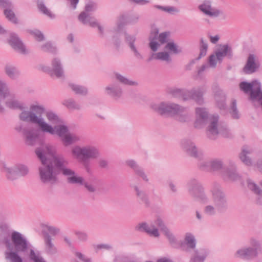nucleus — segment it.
Segmentation results:
<instances>
[{"instance_id": "obj_15", "label": "nucleus", "mask_w": 262, "mask_h": 262, "mask_svg": "<svg viewBox=\"0 0 262 262\" xmlns=\"http://www.w3.org/2000/svg\"><path fill=\"white\" fill-rule=\"evenodd\" d=\"M258 252L256 249L251 247L244 248L237 251L236 255L244 259H251L257 256Z\"/></svg>"}, {"instance_id": "obj_36", "label": "nucleus", "mask_w": 262, "mask_h": 262, "mask_svg": "<svg viewBox=\"0 0 262 262\" xmlns=\"http://www.w3.org/2000/svg\"><path fill=\"white\" fill-rule=\"evenodd\" d=\"M9 95V91L5 83L0 81V97L1 98L5 99ZM4 108L0 104V112L2 113Z\"/></svg>"}, {"instance_id": "obj_5", "label": "nucleus", "mask_w": 262, "mask_h": 262, "mask_svg": "<svg viewBox=\"0 0 262 262\" xmlns=\"http://www.w3.org/2000/svg\"><path fill=\"white\" fill-rule=\"evenodd\" d=\"M73 155L82 164L88 173L92 172L91 164L89 159H95L98 157V149L93 146L80 147L76 146L72 149Z\"/></svg>"}, {"instance_id": "obj_38", "label": "nucleus", "mask_w": 262, "mask_h": 262, "mask_svg": "<svg viewBox=\"0 0 262 262\" xmlns=\"http://www.w3.org/2000/svg\"><path fill=\"white\" fill-rule=\"evenodd\" d=\"M69 85L76 94L84 95L88 93L87 89L84 86L74 84H70Z\"/></svg>"}, {"instance_id": "obj_3", "label": "nucleus", "mask_w": 262, "mask_h": 262, "mask_svg": "<svg viewBox=\"0 0 262 262\" xmlns=\"http://www.w3.org/2000/svg\"><path fill=\"white\" fill-rule=\"evenodd\" d=\"M35 153L42 165L39 168L41 180L43 183H56L57 181V173L48 163V160L45 157L44 155V154H53L54 153L53 149L49 145H42L36 149Z\"/></svg>"}, {"instance_id": "obj_40", "label": "nucleus", "mask_w": 262, "mask_h": 262, "mask_svg": "<svg viewBox=\"0 0 262 262\" xmlns=\"http://www.w3.org/2000/svg\"><path fill=\"white\" fill-rule=\"evenodd\" d=\"M212 201L218 209L220 210L225 207L227 205L226 200L225 199V198H212Z\"/></svg>"}, {"instance_id": "obj_1", "label": "nucleus", "mask_w": 262, "mask_h": 262, "mask_svg": "<svg viewBox=\"0 0 262 262\" xmlns=\"http://www.w3.org/2000/svg\"><path fill=\"white\" fill-rule=\"evenodd\" d=\"M3 243L6 247L5 257L8 262H23L19 253H27L29 251V258L33 262H46L40 255L39 252H35L27 239L19 232L13 231L11 236L5 237Z\"/></svg>"}, {"instance_id": "obj_64", "label": "nucleus", "mask_w": 262, "mask_h": 262, "mask_svg": "<svg viewBox=\"0 0 262 262\" xmlns=\"http://www.w3.org/2000/svg\"><path fill=\"white\" fill-rule=\"evenodd\" d=\"M11 3L9 0H0V7L7 8L11 7Z\"/></svg>"}, {"instance_id": "obj_47", "label": "nucleus", "mask_w": 262, "mask_h": 262, "mask_svg": "<svg viewBox=\"0 0 262 262\" xmlns=\"http://www.w3.org/2000/svg\"><path fill=\"white\" fill-rule=\"evenodd\" d=\"M164 233L166 236L170 243L173 247L175 248H179V244H177L174 235L170 232L169 229L164 232Z\"/></svg>"}, {"instance_id": "obj_60", "label": "nucleus", "mask_w": 262, "mask_h": 262, "mask_svg": "<svg viewBox=\"0 0 262 262\" xmlns=\"http://www.w3.org/2000/svg\"><path fill=\"white\" fill-rule=\"evenodd\" d=\"M250 244L252 247V248L254 249H256L257 252H261V247L259 243L256 239L254 238H251L250 240Z\"/></svg>"}, {"instance_id": "obj_20", "label": "nucleus", "mask_w": 262, "mask_h": 262, "mask_svg": "<svg viewBox=\"0 0 262 262\" xmlns=\"http://www.w3.org/2000/svg\"><path fill=\"white\" fill-rule=\"evenodd\" d=\"M222 162L219 160H214L209 162H203L200 166V169L203 170H217L222 167Z\"/></svg>"}, {"instance_id": "obj_43", "label": "nucleus", "mask_w": 262, "mask_h": 262, "mask_svg": "<svg viewBox=\"0 0 262 262\" xmlns=\"http://www.w3.org/2000/svg\"><path fill=\"white\" fill-rule=\"evenodd\" d=\"M106 90L108 95L114 98H119L122 93L120 89L117 88H111L107 86L106 88Z\"/></svg>"}, {"instance_id": "obj_54", "label": "nucleus", "mask_w": 262, "mask_h": 262, "mask_svg": "<svg viewBox=\"0 0 262 262\" xmlns=\"http://www.w3.org/2000/svg\"><path fill=\"white\" fill-rule=\"evenodd\" d=\"M201 47H200V52L199 54V56L198 57L199 59L201 58L202 57H203L206 55L208 45L206 43L204 42L203 39L201 38Z\"/></svg>"}, {"instance_id": "obj_46", "label": "nucleus", "mask_w": 262, "mask_h": 262, "mask_svg": "<svg viewBox=\"0 0 262 262\" xmlns=\"http://www.w3.org/2000/svg\"><path fill=\"white\" fill-rule=\"evenodd\" d=\"M63 104L69 109L78 110L80 108L79 105L77 104L76 102L73 99L65 100L63 102Z\"/></svg>"}, {"instance_id": "obj_39", "label": "nucleus", "mask_w": 262, "mask_h": 262, "mask_svg": "<svg viewBox=\"0 0 262 262\" xmlns=\"http://www.w3.org/2000/svg\"><path fill=\"white\" fill-rule=\"evenodd\" d=\"M253 86L254 82L249 83L246 81H243L239 83L240 89L245 94L250 93L251 91L253 90Z\"/></svg>"}, {"instance_id": "obj_14", "label": "nucleus", "mask_w": 262, "mask_h": 262, "mask_svg": "<svg viewBox=\"0 0 262 262\" xmlns=\"http://www.w3.org/2000/svg\"><path fill=\"white\" fill-rule=\"evenodd\" d=\"M136 229L138 231L145 232L150 236L154 237H158L159 236L158 230L153 224H151L149 226L145 222L141 223L136 227Z\"/></svg>"}, {"instance_id": "obj_62", "label": "nucleus", "mask_w": 262, "mask_h": 262, "mask_svg": "<svg viewBox=\"0 0 262 262\" xmlns=\"http://www.w3.org/2000/svg\"><path fill=\"white\" fill-rule=\"evenodd\" d=\"M75 256L78 257L82 262H92L91 258L88 257L84 254L79 252L75 253Z\"/></svg>"}, {"instance_id": "obj_17", "label": "nucleus", "mask_w": 262, "mask_h": 262, "mask_svg": "<svg viewBox=\"0 0 262 262\" xmlns=\"http://www.w3.org/2000/svg\"><path fill=\"white\" fill-rule=\"evenodd\" d=\"M9 42L13 48L19 53L21 54L26 53L25 46L15 34H11Z\"/></svg>"}, {"instance_id": "obj_23", "label": "nucleus", "mask_w": 262, "mask_h": 262, "mask_svg": "<svg viewBox=\"0 0 262 262\" xmlns=\"http://www.w3.org/2000/svg\"><path fill=\"white\" fill-rule=\"evenodd\" d=\"M199 9L206 14L210 16H217L220 11L211 8L210 2H206L199 6Z\"/></svg>"}, {"instance_id": "obj_25", "label": "nucleus", "mask_w": 262, "mask_h": 262, "mask_svg": "<svg viewBox=\"0 0 262 262\" xmlns=\"http://www.w3.org/2000/svg\"><path fill=\"white\" fill-rule=\"evenodd\" d=\"M214 99L216 101L217 106L220 110H225L226 105L225 103L226 97L224 93L221 90L217 91L214 95Z\"/></svg>"}, {"instance_id": "obj_58", "label": "nucleus", "mask_w": 262, "mask_h": 262, "mask_svg": "<svg viewBox=\"0 0 262 262\" xmlns=\"http://www.w3.org/2000/svg\"><path fill=\"white\" fill-rule=\"evenodd\" d=\"M15 169L17 173H18V176H25L28 172V169L27 167L24 165H19Z\"/></svg>"}, {"instance_id": "obj_33", "label": "nucleus", "mask_w": 262, "mask_h": 262, "mask_svg": "<svg viewBox=\"0 0 262 262\" xmlns=\"http://www.w3.org/2000/svg\"><path fill=\"white\" fill-rule=\"evenodd\" d=\"M251 152V151L249 150L248 146H244L239 156V158L242 161L248 166L251 165L252 161L247 156V155L250 154Z\"/></svg>"}, {"instance_id": "obj_48", "label": "nucleus", "mask_w": 262, "mask_h": 262, "mask_svg": "<svg viewBox=\"0 0 262 262\" xmlns=\"http://www.w3.org/2000/svg\"><path fill=\"white\" fill-rule=\"evenodd\" d=\"M37 7L39 10L44 14L47 15L50 18L54 17V15L52 14L50 11L45 6L42 2L38 3Z\"/></svg>"}, {"instance_id": "obj_44", "label": "nucleus", "mask_w": 262, "mask_h": 262, "mask_svg": "<svg viewBox=\"0 0 262 262\" xmlns=\"http://www.w3.org/2000/svg\"><path fill=\"white\" fill-rule=\"evenodd\" d=\"M46 231V233L50 234L52 236H55L56 234H57L59 232V230L54 227L48 226V225H45L43 227L42 230V236L43 237V232Z\"/></svg>"}, {"instance_id": "obj_52", "label": "nucleus", "mask_w": 262, "mask_h": 262, "mask_svg": "<svg viewBox=\"0 0 262 262\" xmlns=\"http://www.w3.org/2000/svg\"><path fill=\"white\" fill-rule=\"evenodd\" d=\"M231 112L230 113L234 119L239 118L238 112L236 108V101L235 100H233L231 104Z\"/></svg>"}, {"instance_id": "obj_42", "label": "nucleus", "mask_w": 262, "mask_h": 262, "mask_svg": "<svg viewBox=\"0 0 262 262\" xmlns=\"http://www.w3.org/2000/svg\"><path fill=\"white\" fill-rule=\"evenodd\" d=\"M165 49L169 50L170 52L177 54L181 52V49L173 42H167L165 47Z\"/></svg>"}, {"instance_id": "obj_49", "label": "nucleus", "mask_w": 262, "mask_h": 262, "mask_svg": "<svg viewBox=\"0 0 262 262\" xmlns=\"http://www.w3.org/2000/svg\"><path fill=\"white\" fill-rule=\"evenodd\" d=\"M154 58L156 59H160L166 61H170L171 60L168 53L166 52H158V53L155 54V56L154 57Z\"/></svg>"}, {"instance_id": "obj_45", "label": "nucleus", "mask_w": 262, "mask_h": 262, "mask_svg": "<svg viewBox=\"0 0 262 262\" xmlns=\"http://www.w3.org/2000/svg\"><path fill=\"white\" fill-rule=\"evenodd\" d=\"M4 14L7 18L14 24H17V20L15 17L14 13L9 8L5 9L4 10Z\"/></svg>"}, {"instance_id": "obj_10", "label": "nucleus", "mask_w": 262, "mask_h": 262, "mask_svg": "<svg viewBox=\"0 0 262 262\" xmlns=\"http://www.w3.org/2000/svg\"><path fill=\"white\" fill-rule=\"evenodd\" d=\"M158 33V30L156 29L150 33V35L149 37V40H150L149 47L154 52L156 51L160 46V44L157 41L158 37L160 43L164 44L167 42L168 37L170 35V33L169 32H162L160 33L159 36Z\"/></svg>"}, {"instance_id": "obj_22", "label": "nucleus", "mask_w": 262, "mask_h": 262, "mask_svg": "<svg viewBox=\"0 0 262 262\" xmlns=\"http://www.w3.org/2000/svg\"><path fill=\"white\" fill-rule=\"evenodd\" d=\"M207 255V251L204 249L194 250L191 255L190 262H204Z\"/></svg>"}, {"instance_id": "obj_19", "label": "nucleus", "mask_w": 262, "mask_h": 262, "mask_svg": "<svg viewBox=\"0 0 262 262\" xmlns=\"http://www.w3.org/2000/svg\"><path fill=\"white\" fill-rule=\"evenodd\" d=\"M255 58L256 57L254 54H250L249 55L246 64L243 69L245 73H253L258 68V65L255 62Z\"/></svg>"}, {"instance_id": "obj_55", "label": "nucleus", "mask_w": 262, "mask_h": 262, "mask_svg": "<svg viewBox=\"0 0 262 262\" xmlns=\"http://www.w3.org/2000/svg\"><path fill=\"white\" fill-rule=\"evenodd\" d=\"M116 76L117 79L120 82H121V83H122L124 84L132 85H135L136 84L135 82L130 81L119 74H116Z\"/></svg>"}, {"instance_id": "obj_35", "label": "nucleus", "mask_w": 262, "mask_h": 262, "mask_svg": "<svg viewBox=\"0 0 262 262\" xmlns=\"http://www.w3.org/2000/svg\"><path fill=\"white\" fill-rule=\"evenodd\" d=\"M5 72L11 79H15L19 75V73L17 69L15 67L10 64H7L5 66Z\"/></svg>"}, {"instance_id": "obj_32", "label": "nucleus", "mask_w": 262, "mask_h": 262, "mask_svg": "<svg viewBox=\"0 0 262 262\" xmlns=\"http://www.w3.org/2000/svg\"><path fill=\"white\" fill-rule=\"evenodd\" d=\"M10 97L11 99L9 101H7L6 102V105L7 107L11 109H19L22 110L23 109V107L18 101L14 99L13 95H11L9 93V95L6 97L5 98Z\"/></svg>"}, {"instance_id": "obj_29", "label": "nucleus", "mask_w": 262, "mask_h": 262, "mask_svg": "<svg viewBox=\"0 0 262 262\" xmlns=\"http://www.w3.org/2000/svg\"><path fill=\"white\" fill-rule=\"evenodd\" d=\"M126 41L128 43L131 50L134 52L135 55L137 58L142 59V55L139 53L134 46V42L136 40L135 36L129 35L126 33H125Z\"/></svg>"}, {"instance_id": "obj_21", "label": "nucleus", "mask_w": 262, "mask_h": 262, "mask_svg": "<svg viewBox=\"0 0 262 262\" xmlns=\"http://www.w3.org/2000/svg\"><path fill=\"white\" fill-rule=\"evenodd\" d=\"M52 70H49L50 75L53 74L58 78L61 77L63 75V71L62 69L60 60L58 58H54L52 62Z\"/></svg>"}, {"instance_id": "obj_26", "label": "nucleus", "mask_w": 262, "mask_h": 262, "mask_svg": "<svg viewBox=\"0 0 262 262\" xmlns=\"http://www.w3.org/2000/svg\"><path fill=\"white\" fill-rule=\"evenodd\" d=\"M184 148L187 152L191 156L197 158L198 155L196 147L189 140H184L182 142Z\"/></svg>"}, {"instance_id": "obj_30", "label": "nucleus", "mask_w": 262, "mask_h": 262, "mask_svg": "<svg viewBox=\"0 0 262 262\" xmlns=\"http://www.w3.org/2000/svg\"><path fill=\"white\" fill-rule=\"evenodd\" d=\"M126 163L129 166H130V167L133 168L134 169L137 174L142 177L144 180L146 181H148L147 176L144 173L143 170L138 165H136V163L134 161L128 160L126 162Z\"/></svg>"}, {"instance_id": "obj_37", "label": "nucleus", "mask_w": 262, "mask_h": 262, "mask_svg": "<svg viewBox=\"0 0 262 262\" xmlns=\"http://www.w3.org/2000/svg\"><path fill=\"white\" fill-rule=\"evenodd\" d=\"M67 181L69 183L72 184H78L83 185L84 184V180L82 177H79L75 175V172L73 174L67 176Z\"/></svg>"}, {"instance_id": "obj_63", "label": "nucleus", "mask_w": 262, "mask_h": 262, "mask_svg": "<svg viewBox=\"0 0 262 262\" xmlns=\"http://www.w3.org/2000/svg\"><path fill=\"white\" fill-rule=\"evenodd\" d=\"M204 212L205 213L211 215L215 213V209L213 206L211 205H208L205 207Z\"/></svg>"}, {"instance_id": "obj_9", "label": "nucleus", "mask_w": 262, "mask_h": 262, "mask_svg": "<svg viewBox=\"0 0 262 262\" xmlns=\"http://www.w3.org/2000/svg\"><path fill=\"white\" fill-rule=\"evenodd\" d=\"M220 47L215 51V54H212L209 57V63L212 67L214 68L216 66V58L221 63L225 56L229 58L232 57V49L228 45H220Z\"/></svg>"}, {"instance_id": "obj_50", "label": "nucleus", "mask_w": 262, "mask_h": 262, "mask_svg": "<svg viewBox=\"0 0 262 262\" xmlns=\"http://www.w3.org/2000/svg\"><path fill=\"white\" fill-rule=\"evenodd\" d=\"M6 172V176L8 179L13 180L16 179L18 177V173L16 171V169H12L10 168H5Z\"/></svg>"}, {"instance_id": "obj_61", "label": "nucleus", "mask_w": 262, "mask_h": 262, "mask_svg": "<svg viewBox=\"0 0 262 262\" xmlns=\"http://www.w3.org/2000/svg\"><path fill=\"white\" fill-rule=\"evenodd\" d=\"M46 116L48 119L52 123H57L58 121V116L52 112H48Z\"/></svg>"}, {"instance_id": "obj_8", "label": "nucleus", "mask_w": 262, "mask_h": 262, "mask_svg": "<svg viewBox=\"0 0 262 262\" xmlns=\"http://www.w3.org/2000/svg\"><path fill=\"white\" fill-rule=\"evenodd\" d=\"M96 9V4L91 2L85 6V11L80 13L78 16V19L82 24H89L92 27H98L100 33H103V28L99 25L96 20L93 17L89 16L87 13L94 11Z\"/></svg>"}, {"instance_id": "obj_2", "label": "nucleus", "mask_w": 262, "mask_h": 262, "mask_svg": "<svg viewBox=\"0 0 262 262\" xmlns=\"http://www.w3.org/2000/svg\"><path fill=\"white\" fill-rule=\"evenodd\" d=\"M45 112V108L40 105H32L30 112H23L19 115L21 120L37 124L43 132L51 135L57 134L61 139L68 133V127L63 125L55 126L54 127L46 123L41 118Z\"/></svg>"}, {"instance_id": "obj_28", "label": "nucleus", "mask_w": 262, "mask_h": 262, "mask_svg": "<svg viewBox=\"0 0 262 262\" xmlns=\"http://www.w3.org/2000/svg\"><path fill=\"white\" fill-rule=\"evenodd\" d=\"M249 99L252 102L257 100L259 103L262 101V91H261L260 86L258 84L255 90H252L250 93Z\"/></svg>"}, {"instance_id": "obj_34", "label": "nucleus", "mask_w": 262, "mask_h": 262, "mask_svg": "<svg viewBox=\"0 0 262 262\" xmlns=\"http://www.w3.org/2000/svg\"><path fill=\"white\" fill-rule=\"evenodd\" d=\"M61 140L63 145L67 146L78 141L79 138L76 135L68 133Z\"/></svg>"}, {"instance_id": "obj_13", "label": "nucleus", "mask_w": 262, "mask_h": 262, "mask_svg": "<svg viewBox=\"0 0 262 262\" xmlns=\"http://www.w3.org/2000/svg\"><path fill=\"white\" fill-rule=\"evenodd\" d=\"M196 246V240L194 236L190 233L185 235L184 241L179 244V248L186 252H189L191 249H194Z\"/></svg>"}, {"instance_id": "obj_4", "label": "nucleus", "mask_w": 262, "mask_h": 262, "mask_svg": "<svg viewBox=\"0 0 262 262\" xmlns=\"http://www.w3.org/2000/svg\"><path fill=\"white\" fill-rule=\"evenodd\" d=\"M151 107L160 115L176 116L177 119L180 122H186L189 120L186 108L174 103L161 102L159 104H152Z\"/></svg>"}, {"instance_id": "obj_51", "label": "nucleus", "mask_w": 262, "mask_h": 262, "mask_svg": "<svg viewBox=\"0 0 262 262\" xmlns=\"http://www.w3.org/2000/svg\"><path fill=\"white\" fill-rule=\"evenodd\" d=\"M41 50L44 52L55 53L56 49L54 47L51 42H48L45 45H42L41 47Z\"/></svg>"}, {"instance_id": "obj_56", "label": "nucleus", "mask_w": 262, "mask_h": 262, "mask_svg": "<svg viewBox=\"0 0 262 262\" xmlns=\"http://www.w3.org/2000/svg\"><path fill=\"white\" fill-rule=\"evenodd\" d=\"M155 7L159 9H161L163 11H164L171 14H172L176 12H178V10L174 7H163L160 5H156Z\"/></svg>"}, {"instance_id": "obj_41", "label": "nucleus", "mask_w": 262, "mask_h": 262, "mask_svg": "<svg viewBox=\"0 0 262 262\" xmlns=\"http://www.w3.org/2000/svg\"><path fill=\"white\" fill-rule=\"evenodd\" d=\"M247 185L249 189L252 191L255 194L262 195V190L258 186L250 180L247 181Z\"/></svg>"}, {"instance_id": "obj_11", "label": "nucleus", "mask_w": 262, "mask_h": 262, "mask_svg": "<svg viewBox=\"0 0 262 262\" xmlns=\"http://www.w3.org/2000/svg\"><path fill=\"white\" fill-rule=\"evenodd\" d=\"M196 119L194 123L196 128H200L207 123L208 119L211 121V118H209L208 113L205 108L197 107L195 109Z\"/></svg>"}, {"instance_id": "obj_18", "label": "nucleus", "mask_w": 262, "mask_h": 262, "mask_svg": "<svg viewBox=\"0 0 262 262\" xmlns=\"http://www.w3.org/2000/svg\"><path fill=\"white\" fill-rule=\"evenodd\" d=\"M43 241L45 246L46 252L50 255H53L57 253V249L52 242V238L50 235H49L45 231L43 232Z\"/></svg>"}, {"instance_id": "obj_59", "label": "nucleus", "mask_w": 262, "mask_h": 262, "mask_svg": "<svg viewBox=\"0 0 262 262\" xmlns=\"http://www.w3.org/2000/svg\"><path fill=\"white\" fill-rule=\"evenodd\" d=\"M155 224L156 225H157L160 228V230L162 231L163 232H165L166 230L168 229L167 228V227L165 225L162 220L160 217H158L156 219V220L155 222Z\"/></svg>"}, {"instance_id": "obj_6", "label": "nucleus", "mask_w": 262, "mask_h": 262, "mask_svg": "<svg viewBox=\"0 0 262 262\" xmlns=\"http://www.w3.org/2000/svg\"><path fill=\"white\" fill-rule=\"evenodd\" d=\"M49 146V145H48ZM53 149V154H44L45 157L48 160V163L54 168L55 171H61L64 176L73 174L74 171L67 167L68 165V161L62 155H56L54 148L50 145Z\"/></svg>"}, {"instance_id": "obj_16", "label": "nucleus", "mask_w": 262, "mask_h": 262, "mask_svg": "<svg viewBox=\"0 0 262 262\" xmlns=\"http://www.w3.org/2000/svg\"><path fill=\"white\" fill-rule=\"evenodd\" d=\"M187 187L190 195L194 196H202L204 188L195 180H191L187 184Z\"/></svg>"}, {"instance_id": "obj_27", "label": "nucleus", "mask_w": 262, "mask_h": 262, "mask_svg": "<svg viewBox=\"0 0 262 262\" xmlns=\"http://www.w3.org/2000/svg\"><path fill=\"white\" fill-rule=\"evenodd\" d=\"M187 91L188 90H186L178 88H169L167 90V92L174 97L181 98L183 100H185V97L187 96Z\"/></svg>"}, {"instance_id": "obj_12", "label": "nucleus", "mask_w": 262, "mask_h": 262, "mask_svg": "<svg viewBox=\"0 0 262 262\" xmlns=\"http://www.w3.org/2000/svg\"><path fill=\"white\" fill-rule=\"evenodd\" d=\"M205 91V89L203 88L193 89L191 91L188 90L187 96L185 97V100L193 99L198 104H202L204 102L203 96Z\"/></svg>"}, {"instance_id": "obj_57", "label": "nucleus", "mask_w": 262, "mask_h": 262, "mask_svg": "<svg viewBox=\"0 0 262 262\" xmlns=\"http://www.w3.org/2000/svg\"><path fill=\"white\" fill-rule=\"evenodd\" d=\"M75 234L76 235L77 238L82 242L86 241L88 239V234L83 231H75Z\"/></svg>"}, {"instance_id": "obj_53", "label": "nucleus", "mask_w": 262, "mask_h": 262, "mask_svg": "<svg viewBox=\"0 0 262 262\" xmlns=\"http://www.w3.org/2000/svg\"><path fill=\"white\" fill-rule=\"evenodd\" d=\"M29 32L31 34L34 36L37 41H41L44 40V36L39 30H30Z\"/></svg>"}, {"instance_id": "obj_24", "label": "nucleus", "mask_w": 262, "mask_h": 262, "mask_svg": "<svg viewBox=\"0 0 262 262\" xmlns=\"http://www.w3.org/2000/svg\"><path fill=\"white\" fill-rule=\"evenodd\" d=\"M23 133L26 138V143L29 145H34L38 139V135L33 130L26 129L23 130Z\"/></svg>"}, {"instance_id": "obj_31", "label": "nucleus", "mask_w": 262, "mask_h": 262, "mask_svg": "<svg viewBox=\"0 0 262 262\" xmlns=\"http://www.w3.org/2000/svg\"><path fill=\"white\" fill-rule=\"evenodd\" d=\"M223 177L225 180L235 181L239 179V175L235 170H224L222 173Z\"/></svg>"}, {"instance_id": "obj_7", "label": "nucleus", "mask_w": 262, "mask_h": 262, "mask_svg": "<svg viewBox=\"0 0 262 262\" xmlns=\"http://www.w3.org/2000/svg\"><path fill=\"white\" fill-rule=\"evenodd\" d=\"M219 116H214L211 118V122L208 127L207 135L208 137L212 140L215 139L219 134L225 138H230L232 137L231 133L229 132L226 126H220L218 127L217 123Z\"/></svg>"}]
</instances>
